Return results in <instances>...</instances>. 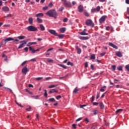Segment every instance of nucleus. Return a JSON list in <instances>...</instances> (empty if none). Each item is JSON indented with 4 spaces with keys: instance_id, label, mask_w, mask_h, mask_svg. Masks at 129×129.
Instances as JSON below:
<instances>
[{
    "instance_id": "1",
    "label": "nucleus",
    "mask_w": 129,
    "mask_h": 129,
    "mask_svg": "<svg viewBox=\"0 0 129 129\" xmlns=\"http://www.w3.org/2000/svg\"><path fill=\"white\" fill-rule=\"evenodd\" d=\"M46 16L51 17V18H54V19H57V17H58V14H57V12L54 9H51L48 11L46 13Z\"/></svg>"
},
{
    "instance_id": "2",
    "label": "nucleus",
    "mask_w": 129,
    "mask_h": 129,
    "mask_svg": "<svg viewBox=\"0 0 129 129\" xmlns=\"http://www.w3.org/2000/svg\"><path fill=\"white\" fill-rule=\"evenodd\" d=\"M5 44H7V42H10V41H13V42H16V44H19V40L18 39H14L12 37L7 38L4 39Z\"/></svg>"
},
{
    "instance_id": "3",
    "label": "nucleus",
    "mask_w": 129,
    "mask_h": 129,
    "mask_svg": "<svg viewBox=\"0 0 129 129\" xmlns=\"http://www.w3.org/2000/svg\"><path fill=\"white\" fill-rule=\"evenodd\" d=\"M85 24L87 26H89L90 27H91L92 28H93V27H94V23H93L92 20L90 19L87 20Z\"/></svg>"
},
{
    "instance_id": "4",
    "label": "nucleus",
    "mask_w": 129,
    "mask_h": 129,
    "mask_svg": "<svg viewBox=\"0 0 129 129\" xmlns=\"http://www.w3.org/2000/svg\"><path fill=\"white\" fill-rule=\"evenodd\" d=\"M27 30L29 32H36V31H38V29H37V28L32 25L28 26L27 28Z\"/></svg>"
},
{
    "instance_id": "5",
    "label": "nucleus",
    "mask_w": 129,
    "mask_h": 129,
    "mask_svg": "<svg viewBox=\"0 0 129 129\" xmlns=\"http://www.w3.org/2000/svg\"><path fill=\"white\" fill-rule=\"evenodd\" d=\"M41 49L40 48H38L36 50H35L33 48H32L31 46L29 47V51H31V53L32 54H35V53H36V52H38L39 51H40Z\"/></svg>"
},
{
    "instance_id": "6",
    "label": "nucleus",
    "mask_w": 129,
    "mask_h": 129,
    "mask_svg": "<svg viewBox=\"0 0 129 129\" xmlns=\"http://www.w3.org/2000/svg\"><path fill=\"white\" fill-rule=\"evenodd\" d=\"M86 32H87V29H85L82 32H79V34L82 36H88V33H86Z\"/></svg>"
},
{
    "instance_id": "7",
    "label": "nucleus",
    "mask_w": 129,
    "mask_h": 129,
    "mask_svg": "<svg viewBox=\"0 0 129 129\" xmlns=\"http://www.w3.org/2000/svg\"><path fill=\"white\" fill-rule=\"evenodd\" d=\"M48 32L49 33H50V34H51V35H53V36H55L56 37L58 36V33H57V32H56V31L54 30H48Z\"/></svg>"
},
{
    "instance_id": "8",
    "label": "nucleus",
    "mask_w": 129,
    "mask_h": 129,
    "mask_svg": "<svg viewBox=\"0 0 129 129\" xmlns=\"http://www.w3.org/2000/svg\"><path fill=\"white\" fill-rule=\"evenodd\" d=\"M63 5L66 8H72V5H71V3L70 2L66 1L63 3Z\"/></svg>"
},
{
    "instance_id": "9",
    "label": "nucleus",
    "mask_w": 129,
    "mask_h": 129,
    "mask_svg": "<svg viewBox=\"0 0 129 129\" xmlns=\"http://www.w3.org/2000/svg\"><path fill=\"white\" fill-rule=\"evenodd\" d=\"M29 72V69H28V68H26V67H25L24 68H23L22 70V73L24 74L25 75H26V74H27V73Z\"/></svg>"
},
{
    "instance_id": "10",
    "label": "nucleus",
    "mask_w": 129,
    "mask_h": 129,
    "mask_svg": "<svg viewBox=\"0 0 129 129\" xmlns=\"http://www.w3.org/2000/svg\"><path fill=\"white\" fill-rule=\"evenodd\" d=\"M106 18V16H103L101 17V18L99 19V23L100 24H102V23H103L104 22H105V19Z\"/></svg>"
},
{
    "instance_id": "11",
    "label": "nucleus",
    "mask_w": 129,
    "mask_h": 129,
    "mask_svg": "<svg viewBox=\"0 0 129 129\" xmlns=\"http://www.w3.org/2000/svg\"><path fill=\"white\" fill-rule=\"evenodd\" d=\"M100 11V7L98 6L96 9H92L91 10L92 13H95L96 12H99Z\"/></svg>"
},
{
    "instance_id": "12",
    "label": "nucleus",
    "mask_w": 129,
    "mask_h": 129,
    "mask_svg": "<svg viewBox=\"0 0 129 129\" xmlns=\"http://www.w3.org/2000/svg\"><path fill=\"white\" fill-rule=\"evenodd\" d=\"M78 10L79 13H82V12H83L84 9L82 5H80L78 7Z\"/></svg>"
},
{
    "instance_id": "13",
    "label": "nucleus",
    "mask_w": 129,
    "mask_h": 129,
    "mask_svg": "<svg viewBox=\"0 0 129 129\" xmlns=\"http://www.w3.org/2000/svg\"><path fill=\"white\" fill-rule=\"evenodd\" d=\"M109 46H110L111 47H112L114 49H115L116 50H117L118 49V47H117L116 45H114L113 43L111 42L109 43Z\"/></svg>"
},
{
    "instance_id": "14",
    "label": "nucleus",
    "mask_w": 129,
    "mask_h": 129,
    "mask_svg": "<svg viewBox=\"0 0 129 129\" xmlns=\"http://www.w3.org/2000/svg\"><path fill=\"white\" fill-rule=\"evenodd\" d=\"M2 11L3 12H9L10 11V8L9 7L4 6L2 8Z\"/></svg>"
},
{
    "instance_id": "15",
    "label": "nucleus",
    "mask_w": 129,
    "mask_h": 129,
    "mask_svg": "<svg viewBox=\"0 0 129 129\" xmlns=\"http://www.w3.org/2000/svg\"><path fill=\"white\" fill-rule=\"evenodd\" d=\"M76 49L77 51L78 54H81V52H82L81 48H79L78 46H77V45L76 46Z\"/></svg>"
},
{
    "instance_id": "16",
    "label": "nucleus",
    "mask_w": 129,
    "mask_h": 129,
    "mask_svg": "<svg viewBox=\"0 0 129 129\" xmlns=\"http://www.w3.org/2000/svg\"><path fill=\"white\" fill-rule=\"evenodd\" d=\"M35 17L37 18H42L44 17V14L43 13H38L35 15Z\"/></svg>"
},
{
    "instance_id": "17",
    "label": "nucleus",
    "mask_w": 129,
    "mask_h": 129,
    "mask_svg": "<svg viewBox=\"0 0 129 129\" xmlns=\"http://www.w3.org/2000/svg\"><path fill=\"white\" fill-rule=\"evenodd\" d=\"M79 39H80V40H88L89 39V37H88V36H80Z\"/></svg>"
},
{
    "instance_id": "18",
    "label": "nucleus",
    "mask_w": 129,
    "mask_h": 129,
    "mask_svg": "<svg viewBox=\"0 0 129 129\" xmlns=\"http://www.w3.org/2000/svg\"><path fill=\"white\" fill-rule=\"evenodd\" d=\"M58 93V90H56L55 89H52L51 90L49 91V93Z\"/></svg>"
},
{
    "instance_id": "19",
    "label": "nucleus",
    "mask_w": 129,
    "mask_h": 129,
    "mask_svg": "<svg viewBox=\"0 0 129 129\" xmlns=\"http://www.w3.org/2000/svg\"><path fill=\"white\" fill-rule=\"evenodd\" d=\"M115 54L117 56V57H122V54H121V52H120V51H117L115 52Z\"/></svg>"
},
{
    "instance_id": "20",
    "label": "nucleus",
    "mask_w": 129,
    "mask_h": 129,
    "mask_svg": "<svg viewBox=\"0 0 129 129\" xmlns=\"http://www.w3.org/2000/svg\"><path fill=\"white\" fill-rule=\"evenodd\" d=\"M99 106L101 109H104V104L102 102L99 103Z\"/></svg>"
},
{
    "instance_id": "21",
    "label": "nucleus",
    "mask_w": 129,
    "mask_h": 129,
    "mask_svg": "<svg viewBox=\"0 0 129 129\" xmlns=\"http://www.w3.org/2000/svg\"><path fill=\"white\" fill-rule=\"evenodd\" d=\"M59 31L60 33H65L66 31V28H61L59 29Z\"/></svg>"
},
{
    "instance_id": "22",
    "label": "nucleus",
    "mask_w": 129,
    "mask_h": 129,
    "mask_svg": "<svg viewBox=\"0 0 129 129\" xmlns=\"http://www.w3.org/2000/svg\"><path fill=\"white\" fill-rule=\"evenodd\" d=\"M28 21L30 25H33V18L30 17L28 19Z\"/></svg>"
},
{
    "instance_id": "23",
    "label": "nucleus",
    "mask_w": 129,
    "mask_h": 129,
    "mask_svg": "<svg viewBox=\"0 0 129 129\" xmlns=\"http://www.w3.org/2000/svg\"><path fill=\"white\" fill-rule=\"evenodd\" d=\"M79 91V89H78V87H76L75 90L73 91V93H77Z\"/></svg>"
},
{
    "instance_id": "24",
    "label": "nucleus",
    "mask_w": 129,
    "mask_h": 129,
    "mask_svg": "<svg viewBox=\"0 0 129 129\" xmlns=\"http://www.w3.org/2000/svg\"><path fill=\"white\" fill-rule=\"evenodd\" d=\"M37 22L39 23V24H41V23H43V20H42V19H40L39 17L37 18Z\"/></svg>"
},
{
    "instance_id": "25",
    "label": "nucleus",
    "mask_w": 129,
    "mask_h": 129,
    "mask_svg": "<svg viewBox=\"0 0 129 129\" xmlns=\"http://www.w3.org/2000/svg\"><path fill=\"white\" fill-rule=\"evenodd\" d=\"M57 37H58L59 39H63L65 37V35L64 34H59L57 35Z\"/></svg>"
},
{
    "instance_id": "26",
    "label": "nucleus",
    "mask_w": 129,
    "mask_h": 129,
    "mask_svg": "<svg viewBox=\"0 0 129 129\" xmlns=\"http://www.w3.org/2000/svg\"><path fill=\"white\" fill-rule=\"evenodd\" d=\"M40 28L41 31H45V27H44V25H43V24L40 25Z\"/></svg>"
},
{
    "instance_id": "27",
    "label": "nucleus",
    "mask_w": 129,
    "mask_h": 129,
    "mask_svg": "<svg viewBox=\"0 0 129 129\" xmlns=\"http://www.w3.org/2000/svg\"><path fill=\"white\" fill-rule=\"evenodd\" d=\"M17 38L19 40H24V39H25V38H26V36H20L17 37Z\"/></svg>"
},
{
    "instance_id": "28",
    "label": "nucleus",
    "mask_w": 129,
    "mask_h": 129,
    "mask_svg": "<svg viewBox=\"0 0 129 129\" xmlns=\"http://www.w3.org/2000/svg\"><path fill=\"white\" fill-rule=\"evenodd\" d=\"M12 17H14V15L12 14H8L7 16H4V18H12Z\"/></svg>"
},
{
    "instance_id": "29",
    "label": "nucleus",
    "mask_w": 129,
    "mask_h": 129,
    "mask_svg": "<svg viewBox=\"0 0 129 129\" xmlns=\"http://www.w3.org/2000/svg\"><path fill=\"white\" fill-rule=\"evenodd\" d=\"M104 88H106V86H104L103 87H102L100 89V91L101 92H104Z\"/></svg>"
},
{
    "instance_id": "30",
    "label": "nucleus",
    "mask_w": 129,
    "mask_h": 129,
    "mask_svg": "<svg viewBox=\"0 0 129 129\" xmlns=\"http://www.w3.org/2000/svg\"><path fill=\"white\" fill-rule=\"evenodd\" d=\"M58 86V85H50L48 87V88H54L55 87H57Z\"/></svg>"
},
{
    "instance_id": "31",
    "label": "nucleus",
    "mask_w": 129,
    "mask_h": 129,
    "mask_svg": "<svg viewBox=\"0 0 129 129\" xmlns=\"http://www.w3.org/2000/svg\"><path fill=\"white\" fill-rule=\"evenodd\" d=\"M122 111V109H118L116 111V114H117V113H119V112H121Z\"/></svg>"
},
{
    "instance_id": "32",
    "label": "nucleus",
    "mask_w": 129,
    "mask_h": 129,
    "mask_svg": "<svg viewBox=\"0 0 129 129\" xmlns=\"http://www.w3.org/2000/svg\"><path fill=\"white\" fill-rule=\"evenodd\" d=\"M58 66L63 68V69H67V67L64 64H58Z\"/></svg>"
},
{
    "instance_id": "33",
    "label": "nucleus",
    "mask_w": 129,
    "mask_h": 129,
    "mask_svg": "<svg viewBox=\"0 0 129 129\" xmlns=\"http://www.w3.org/2000/svg\"><path fill=\"white\" fill-rule=\"evenodd\" d=\"M90 59L94 60L95 59V54H92L90 57Z\"/></svg>"
},
{
    "instance_id": "34",
    "label": "nucleus",
    "mask_w": 129,
    "mask_h": 129,
    "mask_svg": "<svg viewBox=\"0 0 129 129\" xmlns=\"http://www.w3.org/2000/svg\"><path fill=\"white\" fill-rule=\"evenodd\" d=\"M49 101H50V102H54V101H55V98H51L49 99Z\"/></svg>"
},
{
    "instance_id": "35",
    "label": "nucleus",
    "mask_w": 129,
    "mask_h": 129,
    "mask_svg": "<svg viewBox=\"0 0 129 129\" xmlns=\"http://www.w3.org/2000/svg\"><path fill=\"white\" fill-rule=\"evenodd\" d=\"M44 96H45V97H47V96H48V94L47 93V90H44Z\"/></svg>"
},
{
    "instance_id": "36",
    "label": "nucleus",
    "mask_w": 129,
    "mask_h": 129,
    "mask_svg": "<svg viewBox=\"0 0 129 129\" xmlns=\"http://www.w3.org/2000/svg\"><path fill=\"white\" fill-rule=\"evenodd\" d=\"M117 69L119 71H122V67L121 66H120L117 67Z\"/></svg>"
},
{
    "instance_id": "37",
    "label": "nucleus",
    "mask_w": 129,
    "mask_h": 129,
    "mask_svg": "<svg viewBox=\"0 0 129 129\" xmlns=\"http://www.w3.org/2000/svg\"><path fill=\"white\" fill-rule=\"evenodd\" d=\"M67 65H68V66L70 65L71 66H73L74 64H73V63L71 62V61H68L67 62Z\"/></svg>"
},
{
    "instance_id": "38",
    "label": "nucleus",
    "mask_w": 129,
    "mask_h": 129,
    "mask_svg": "<svg viewBox=\"0 0 129 129\" xmlns=\"http://www.w3.org/2000/svg\"><path fill=\"white\" fill-rule=\"evenodd\" d=\"M111 68H112L113 71H115V69L116 68V66H115L114 65V66H111Z\"/></svg>"
},
{
    "instance_id": "39",
    "label": "nucleus",
    "mask_w": 129,
    "mask_h": 129,
    "mask_svg": "<svg viewBox=\"0 0 129 129\" xmlns=\"http://www.w3.org/2000/svg\"><path fill=\"white\" fill-rule=\"evenodd\" d=\"M31 109H32V107L29 106V108L26 109V110H27V111H31Z\"/></svg>"
},
{
    "instance_id": "40",
    "label": "nucleus",
    "mask_w": 129,
    "mask_h": 129,
    "mask_svg": "<svg viewBox=\"0 0 129 129\" xmlns=\"http://www.w3.org/2000/svg\"><path fill=\"white\" fill-rule=\"evenodd\" d=\"M21 48H24V43L21 44L18 48V49H21Z\"/></svg>"
},
{
    "instance_id": "41",
    "label": "nucleus",
    "mask_w": 129,
    "mask_h": 129,
    "mask_svg": "<svg viewBox=\"0 0 129 129\" xmlns=\"http://www.w3.org/2000/svg\"><path fill=\"white\" fill-rule=\"evenodd\" d=\"M125 68L126 69L127 71H129V64L126 65Z\"/></svg>"
},
{
    "instance_id": "42",
    "label": "nucleus",
    "mask_w": 129,
    "mask_h": 129,
    "mask_svg": "<svg viewBox=\"0 0 129 129\" xmlns=\"http://www.w3.org/2000/svg\"><path fill=\"white\" fill-rule=\"evenodd\" d=\"M84 15L86 17H89V14L88 12H84Z\"/></svg>"
},
{
    "instance_id": "43",
    "label": "nucleus",
    "mask_w": 129,
    "mask_h": 129,
    "mask_svg": "<svg viewBox=\"0 0 129 129\" xmlns=\"http://www.w3.org/2000/svg\"><path fill=\"white\" fill-rule=\"evenodd\" d=\"M62 97L61 96V95H58L56 97V99L58 100L59 99H60V98H61Z\"/></svg>"
},
{
    "instance_id": "44",
    "label": "nucleus",
    "mask_w": 129,
    "mask_h": 129,
    "mask_svg": "<svg viewBox=\"0 0 129 129\" xmlns=\"http://www.w3.org/2000/svg\"><path fill=\"white\" fill-rule=\"evenodd\" d=\"M94 115H96L97 114V112H98V111L97 110H95L93 111Z\"/></svg>"
},
{
    "instance_id": "45",
    "label": "nucleus",
    "mask_w": 129,
    "mask_h": 129,
    "mask_svg": "<svg viewBox=\"0 0 129 129\" xmlns=\"http://www.w3.org/2000/svg\"><path fill=\"white\" fill-rule=\"evenodd\" d=\"M105 54H106V52H103V53H100V56L101 57H103V56H104Z\"/></svg>"
},
{
    "instance_id": "46",
    "label": "nucleus",
    "mask_w": 129,
    "mask_h": 129,
    "mask_svg": "<svg viewBox=\"0 0 129 129\" xmlns=\"http://www.w3.org/2000/svg\"><path fill=\"white\" fill-rule=\"evenodd\" d=\"M36 79L39 81L40 80H42V79H43V77L36 78Z\"/></svg>"
},
{
    "instance_id": "47",
    "label": "nucleus",
    "mask_w": 129,
    "mask_h": 129,
    "mask_svg": "<svg viewBox=\"0 0 129 129\" xmlns=\"http://www.w3.org/2000/svg\"><path fill=\"white\" fill-rule=\"evenodd\" d=\"M63 10H64V7H60V8L59 9V12H63Z\"/></svg>"
},
{
    "instance_id": "48",
    "label": "nucleus",
    "mask_w": 129,
    "mask_h": 129,
    "mask_svg": "<svg viewBox=\"0 0 129 129\" xmlns=\"http://www.w3.org/2000/svg\"><path fill=\"white\" fill-rule=\"evenodd\" d=\"M85 68H87V67H88V62L87 61H86L85 63Z\"/></svg>"
},
{
    "instance_id": "49",
    "label": "nucleus",
    "mask_w": 129,
    "mask_h": 129,
    "mask_svg": "<svg viewBox=\"0 0 129 129\" xmlns=\"http://www.w3.org/2000/svg\"><path fill=\"white\" fill-rule=\"evenodd\" d=\"M43 10L44 11H46V10H48V6H45L44 7H43Z\"/></svg>"
},
{
    "instance_id": "50",
    "label": "nucleus",
    "mask_w": 129,
    "mask_h": 129,
    "mask_svg": "<svg viewBox=\"0 0 129 129\" xmlns=\"http://www.w3.org/2000/svg\"><path fill=\"white\" fill-rule=\"evenodd\" d=\"M28 44H30L31 45H34V44H37V42H29Z\"/></svg>"
},
{
    "instance_id": "51",
    "label": "nucleus",
    "mask_w": 129,
    "mask_h": 129,
    "mask_svg": "<svg viewBox=\"0 0 129 129\" xmlns=\"http://www.w3.org/2000/svg\"><path fill=\"white\" fill-rule=\"evenodd\" d=\"M68 21V18H64L63 20V22H64V23H66V22Z\"/></svg>"
},
{
    "instance_id": "52",
    "label": "nucleus",
    "mask_w": 129,
    "mask_h": 129,
    "mask_svg": "<svg viewBox=\"0 0 129 129\" xmlns=\"http://www.w3.org/2000/svg\"><path fill=\"white\" fill-rule=\"evenodd\" d=\"M22 43H23L22 44H24V45H26V44H27V41L26 40H23L22 41Z\"/></svg>"
},
{
    "instance_id": "53",
    "label": "nucleus",
    "mask_w": 129,
    "mask_h": 129,
    "mask_svg": "<svg viewBox=\"0 0 129 129\" xmlns=\"http://www.w3.org/2000/svg\"><path fill=\"white\" fill-rule=\"evenodd\" d=\"M30 61H31L32 62H36L37 60L36 59V58H33V59H31Z\"/></svg>"
},
{
    "instance_id": "54",
    "label": "nucleus",
    "mask_w": 129,
    "mask_h": 129,
    "mask_svg": "<svg viewBox=\"0 0 129 129\" xmlns=\"http://www.w3.org/2000/svg\"><path fill=\"white\" fill-rule=\"evenodd\" d=\"M28 87H29V88H32L33 87H34V86H33V85H32V84H29Z\"/></svg>"
},
{
    "instance_id": "55",
    "label": "nucleus",
    "mask_w": 129,
    "mask_h": 129,
    "mask_svg": "<svg viewBox=\"0 0 129 129\" xmlns=\"http://www.w3.org/2000/svg\"><path fill=\"white\" fill-rule=\"evenodd\" d=\"M72 126L73 128L76 129V124H73Z\"/></svg>"
},
{
    "instance_id": "56",
    "label": "nucleus",
    "mask_w": 129,
    "mask_h": 129,
    "mask_svg": "<svg viewBox=\"0 0 129 129\" xmlns=\"http://www.w3.org/2000/svg\"><path fill=\"white\" fill-rule=\"evenodd\" d=\"M48 7H49L50 8H52V7H53V3H50Z\"/></svg>"
},
{
    "instance_id": "57",
    "label": "nucleus",
    "mask_w": 129,
    "mask_h": 129,
    "mask_svg": "<svg viewBox=\"0 0 129 129\" xmlns=\"http://www.w3.org/2000/svg\"><path fill=\"white\" fill-rule=\"evenodd\" d=\"M99 104L98 102H93V105H98Z\"/></svg>"
},
{
    "instance_id": "58",
    "label": "nucleus",
    "mask_w": 129,
    "mask_h": 129,
    "mask_svg": "<svg viewBox=\"0 0 129 129\" xmlns=\"http://www.w3.org/2000/svg\"><path fill=\"white\" fill-rule=\"evenodd\" d=\"M24 50L25 51V52H28L29 48L28 47L24 48Z\"/></svg>"
},
{
    "instance_id": "59",
    "label": "nucleus",
    "mask_w": 129,
    "mask_h": 129,
    "mask_svg": "<svg viewBox=\"0 0 129 129\" xmlns=\"http://www.w3.org/2000/svg\"><path fill=\"white\" fill-rule=\"evenodd\" d=\"M11 25H10V24H5L4 25V27H5V28H7V27H10Z\"/></svg>"
},
{
    "instance_id": "60",
    "label": "nucleus",
    "mask_w": 129,
    "mask_h": 129,
    "mask_svg": "<svg viewBox=\"0 0 129 129\" xmlns=\"http://www.w3.org/2000/svg\"><path fill=\"white\" fill-rule=\"evenodd\" d=\"M26 63H27V61H24L21 64V66H24V65H25V64H26Z\"/></svg>"
},
{
    "instance_id": "61",
    "label": "nucleus",
    "mask_w": 129,
    "mask_h": 129,
    "mask_svg": "<svg viewBox=\"0 0 129 129\" xmlns=\"http://www.w3.org/2000/svg\"><path fill=\"white\" fill-rule=\"evenodd\" d=\"M47 62H48L49 63L51 62H53V59H47Z\"/></svg>"
},
{
    "instance_id": "62",
    "label": "nucleus",
    "mask_w": 129,
    "mask_h": 129,
    "mask_svg": "<svg viewBox=\"0 0 129 129\" xmlns=\"http://www.w3.org/2000/svg\"><path fill=\"white\" fill-rule=\"evenodd\" d=\"M99 98V93H97L96 95V99H98Z\"/></svg>"
},
{
    "instance_id": "63",
    "label": "nucleus",
    "mask_w": 129,
    "mask_h": 129,
    "mask_svg": "<svg viewBox=\"0 0 129 129\" xmlns=\"http://www.w3.org/2000/svg\"><path fill=\"white\" fill-rule=\"evenodd\" d=\"M81 119H82V118L80 117L76 120V121H80V120H81Z\"/></svg>"
},
{
    "instance_id": "64",
    "label": "nucleus",
    "mask_w": 129,
    "mask_h": 129,
    "mask_svg": "<svg viewBox=\"0 0 129 129\" xmlns=\"http://www.w3.org/2000/svg\"><path fill=\"white\" fill-rule=\"evenodd\" d=\"M125 3L127 5H129V0H125Z\"/></svg>"
}]
</instances>
